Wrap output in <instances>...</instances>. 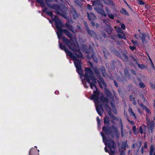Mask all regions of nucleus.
<instances>
[{"mask_svg":"<svg viewBox=\"0 0 155 155\" xmlns=\"http://www.w3.org/2000/svg\"><path fill=\"white\" fill-rule=\"evenodd\" d=\"M52 14H53L51 12H50L49 13V15H52Z\"/></svg>","mask_w":155,"mask_h":155,"instance_id":"obj_48","label":"nucleus"},{"mask_svg":"<svg viewBox=\"0 0 155 155\" xmlns=\"http://www.w3.org/2000/svg\"><path fill=\"white\" fill-rule=\"evenodd\" d=\"M96 97V96L95 95H94L93 96H92V97L94 99V102H95V98Z\"/></svg>","mask_w":155,"mask_h":155,"instance_id":"obj_40","label":"nucleus"},{"mask_svg":"<svg viewBox=\"0 0 155 155\" xmlns=\"http://www.w3.org/2000/svg\"><path fill=\"white\" fill-rule=\"evenodd\" d=\"M130 100H131V101H133V98H132V97H131V96H130Z\"/></svg>","mask_w":155,"mask_h":155,"instance_id":"obj_50","label":"nucleus"},{"mask_svg":"<svg viewBox=\"0 0 155 155\" xmlns=\"http://www.w3.org/2000/svg\"><path fill=\"white\" fill-rule=\"evenodd\" d=\"M105 150L106 152H107L108 151V150L106 147L105 148Z\"/></svg>","mask_w":155,"mask_h":155,"instance_id":"obj_45","label":"nucleus"},{"mask_svg":"<svg viewBox=\"0 0 155 155\" xmlns=\"http://www.w3.org/2000/svg\"><path fill=\"white\" fill-rule=\"evenodd\" d=\"M145 108L146 109L147 112L149 114L150 113V110H149V109H148V108H147L146 107H145Z\"/></svg>","mask_w":155,"mask_h":155,"instance_id":"obj_32","label":"nucleus"},{"mask_svg":"<svg viewBox=\"0 0 155 155\" xmlns=\"http://www.w3.org/2000/svg\"><path fill=\"white\" fill-rule=\"evenodd\" d=\"M141 153L142 154L143 153H144L143 147H142V148H141Z\"/></svg>","mask_w":155,"mask_h":155,"instance_id":"obj_41","label":"nucleus"},{"mask_svg":"<svg viewBox=\"0 0 155 155\" xmlns=\"http://www.w3.org/2000/svg\"><path fill=\"white\" fill-rule=\"evenodd\" d=\"M106 12H107V14H109L108 13L109 12V10L108 9V8H106Z\"/></svg>","mask_w":155,"mask_h":155,"instance_id":"obj_42","label":"nucleus"},{"mask_svg":"<svg viewBox=\"0 0 155 155\" xmlns=\"http://www.w3.org/2000/svg\"><path fill=\"white\" fill-rule=\"evenodd\" d=\"M94 71L95 72V73L96 74L97 76L98 77H99L100 76V75L99 74V71L97 68H95L94 69Z\"/></svg>","mask_w":155,"mask_h":155,"instance_id":"obj_18","label":"nucleus"},{"mask_svg":"<svg viewBox=\"0 0 155 155\" xmlns=\"http://www.w3.org/2000/svg\"><path fill=\"white\" fill-rule=\"evenodd\" d=\"M115 134L116 136V137L117 138H118V133L117 132H116L115 133Z\"/></svg>","mask_w":155,"mask_h":155,"instance_id":"obj_38","label":"nucleus"},{"mask_svg":"<svg viewBox=\"0 0 155 155\" xmlns=\"http://www.w3.org/2000/svg\"><path fill=\"white\" fill-rule=\"evenodd\" d=\"M91 23H92V24L93 25H94V23H93V22H91Z\"/></svg>","mask_w":155,"mask_h":155,"instance_id":"obj_54","label":"nucleus"},{"mask_svg":"<svg viewBox=\"0 0 155 155\" xmlns=\"http://www.w3.org/2000/svg\"><path fill=\"white\" fill-rule=\"evenodd\" d=\"M130 48L132 51H134V49H136V48L134 46H130Z\"/></svg>","mask_w":155,"mask_h":155,"instance_id":"obj_30","label":"nucleus"},{"mask_svg":"<svg viewBox=\"0 0 155 155\" xmlns=\"http://www.w3.org/2000/svg\"><path fill=\"white\" fill-rule=\"evenodd\" d=\"M133 103L134 105H136V102L134 98H133Z\"/></svg>","mask_w":155,"mask_h":155,"instance_id":"obj_33","label":"nucleus"},{"mask_svg":"<svg viewBox=\"0 0 155 155\" xmlns=\"http://www.w3.org/2000/svg\"><path fill=\"white\" fill-rule=\"evenodd\" d=\"M128 111L129 112L131 113V115L133 116L135 118H136V117L135 114L133 111L132 109L130 108H129Z\"/></svg>","mask_w":155,"mask_h":155,"instance_id":"obj_13","label":"nucleus"},{"mask_svg":"<svg viewBox=\"0 0 155 155\" xmlns=\"http://www.w3.org/2000/svg\"><path fill=\"white\" fill-rule=\"evenodd\" d=\"M108 15L109 17L111 19H113L114 18V16L112 14H108Z\"/></svg>","mask_w":155,"mask_h":155,"instance_id":"obj_21","label":"nucleus"},{"mask_svg":"<svg viewBox=\"0 0 155 155\" xmlns=\"http://www.w3.org/2000/svg\"><path fill=\"white\" fill-rule=\"evenodd\" d=\"M85 77L87 81L89 83L91 88L96 90L95 84L96 81L93 77V73L92 71L89 68L85 69Z\"/></svg>","mask_w":155,"mask_h":155,"instance_id":"obj_1","label":"nucleus"},{"mask_svg":"<svg viewBox=\"0 0 155 155\" xmlns=\"http://www.w3.org/2000/svg\"><path fill=\"white\" fill-rule=\"evenodd\" d=\"M151 86H152V88H154V86H153V85H152Z\"/></svg>","mask_w":155,"mask_h":155,"instance_id":"obj_52","label":"nucleus"},{"mask_svg":"<svg viewBox=\"0 0 155 155\" xmlns=\"http://www.w3.org/2000/svg\"><path fill=\"white\" fill-rule=\"evenodd\" d=\"M139 131H140V132L141 134H143V130L142 128V127H140V130H139Z\"/></svg>","mask_w":155,"mask_h":155,"instance_id":"obj_29","label":"nucleus"},{"mask_svg":"<svg viewBox=\"0 0 155 155\" xmlns=\"http://www.w3.org/2000/svg\"><path fill=\"white\" fill-rule=\"evenodd\" d=\"M37 2L41 3L42 5L43 6L44 4L43 3V0H37Z\"/></svg>","mask_w":155,"mask_h":155,"instance_id":"obj_24","label":"nucleus"},{"mask_svg":"<svg viewBox=\"0 0 155 155\" xmlns=\"http://www.w3.org/2000/svg\"><path fill=\"white\" fill-rule=\"evenodd\" d=\"M138 103L139 104V101H138Z\"/></svg>","mask_w":155,"mask_h":155,"instance_id":"obj_58","label":"nucleus"},{"mask_svg":"<svg viewBox=\"0 0 155 155\" xmlns=\"http://www.w3.org/2000/svg\"><path fill=\"white\" fill-rule=\"evenodd\" d=\"M64 33L66 34V35L69 37H71L72 36L70 34V33L67 31L66 30H64Z\"/></svg>","mask_w":155,"mask_h":155,"instance_id":"obj_16","label":"nucleus"},{"mask_svg":"<svg viewBox=\"0 0 155 155\" xmlns=\"http://www.w3.org/2000/svg\"><path fill=\"white\" fill-rule=\"evenodd\" d=\"M103 68V69L102 70H101V72L103 74V75L104 76H105V75H106V74L105 73V69L104 68Z\"/></svg>","mask_w":155,"mask_h":155,"instance_id":"obj_23","label":"nucleus"},{"mask_svg":"<svg viewBox=\"0 0 155 155\" xmlns=\"http://www.w3.org/2000/svg\"><path fill=\"white\" fill-rule=\"evenodd\" d=\"M142 40L143 44L146 43V42L145 41V37L144 36H143L142 37Z\"/></svg>","mask_w":155,"mask_h":155,"instance_id":"obj_26","label":"nucleus"},{"mask_svg":"<svg viewBox=\"0 0 155 155\" xmlns=\"http://www.w3.org/2000/svg\"><path fill=\"white\" fill-rule=\"evenodd\" d=\"M109 30H110V31H111V28H110V27H109Z\"/></svg>","mask_w":155,"mask_h":155,"instance_id":"obj_51","label":"nucleus"},{"mask_svg":"<svg viewBox=\"0 0 155 155\" xmlns=\"http://www.w3.org/2000/svg\"><path fill=\"white\" fill-rule=\"evenodd\" d=\"M74 62L78 73L80 74H82V72L81 68L80 61L75 59L74 61Z\"/></svg>","mask_w":155,"mask_h":155,"instance_id":"obj_5","label":"nucleus"},{"mask_svg":"<svg viewBox=\"0 0 155 155\" xmlns=\"http://www.w3.org/2000/svg\"><path fill=\"white\" fill-rule=\"evenodd\" d=\"M115 28H116V31L120 33H122V31L121 29L118 27H115Z\"/></svg>","mask_w":155,"mask_h":155,"instance_id":"obj_17","label":"nucleus"},{"mask_svg":"<svg viewBox=\"0 0 155 155\" xmlns=\"http://www.w3.org/2000/svg\"><path fill=\"white\" fill-rule=\"evenodd\" d=\"M129 123L132 124H134V122L133 121L128 120Z\"/></svg>","mask_w":155,"mask_h":155,"instance_id":"obj_43","label":"nucleus"},{"mask_svg":"<svg viewBox=\"0 0 155 155\" xmlns=\"http://www.w3.org/2000/svg\"><path fill=\"white\" fill-rule=\"evenodd\" d=\"M141 143L140 142L139 143L138 145V146H137V144H134L133 145V147H137V148L139 150L140 147L141 145Z\"/></svg>","mask_w":155,"mask_h":155,"instance_id":"obj_11","label":"nucleus"},{"mask_svg":"<svg viewBox=\"0 0 155 155\" xmlns=\"http://www.w3.org/2000/svg\"><path fill=\"white\" fill-rule=\"evenodd\" d=\"M121 28L124 30L125 29V26L124 24H121Z\"/></svg>","mask_w":155,"mask_h":155,"instance_id":"obj_28","label":"nucleus"},{"mask_svg":"<svg viewBox=\"0 0 155 155\" xmlns=\"http://www.w3.org/2000/svg\"><path fill=\"white\" fill-rule=\"evenodd\" d=\"M59 45H60V47L62 49H64V51H65V52L67 53L68 54V55L71 57H72V54L71 53V52H70L69 51H68V50H66V49L64 47L62 46V45L60 44H59Z\"/></svg>","mask_w":155,"mask_h":155,"instance_id":"obj_8","label":"nucleus"},{"mask_svg":"<svg viewBox=\"0 0 155 155\" xmlns=\"http://www.w3.org/2000/svg\"><path fill=\"white\" fill-rule=\"evenodd\" d=\"M140 105L143 109H144L146 107L145 106L143 105L142 104H140Z\"/></svg>","mask_w":155,"mask_h":155,"instance_id":"obj_35","label":"nucleus"},{"mask_svg":"<svg viewBox=\"0 0 155 155\" xmlns=\"http://www.w3.org/2000/svg\"><path fill=\"white\" fill-rule=\"evenodd\" d=\"M104 22L105 23H106V22H106V21H104Z\"/></svg>","mask_w":155,"mask_h":155,"instance_id":"obj_55","label":"nucleus"},{"mask_svg":"<svg viewBox=\"0 0 155 155\" xmlns=\"http://www.w3.org/2000/svg\"><path fill=\"white\" fill-rule=\"evenodd\" d=\"M109 121V118L108 116H106L104 118V122L105 123L107 124Z\"/></svg>","mask_w":155,"mask_h":155,"instance_id":"obj_15","label":"nucleus"},{"mask_svg":"<svg viewBox=\"0 0 155 155\" xmlns=\"http://www.w3.org/2000/svg\"><path fill=\"white\" fill-rule=\"evenodd\" d=\"M132 42L134 45H136L137 44V42L135 41L132 40Z\"/></svg>","mask_w":155,"mask_h":155,"instance_id":"obj_31","label":"nucleus"},{"mask_svg":"<svg viewBox=\"0 0 155 155\" xmlns=\"http://www.w3.org/2000/svg\"><path fill=\"white\" fill-rule=\"evenodd\" d=\"M98 12L100 13L102 15L105 17L106 16V14L103 9H101L98 11Z\"/></svg>","mask_w":155,"mask_h":155,"instance_id":"obj_10","label":"nucleus"},{"mask_svg":"<svg viewBox=\"0 0 155 155\" xmlns=\"http://www.w3.org/2000/svg\"><path fill=\"white\" fill-rule=\"evenodd\" d=\"M151 66L152 67V68H154V65L153 64L152 61H151Z\"/></svg>","mask_w":155,"mask_h":155,"instance_id":"obj_39","label":"nucleus"},{"mask_svg":"<svg viewBox=\"0 0 155 155\" xmlns=\"http://www.w3.org/2000/svg\"><path fill=\"white\" fill-rule=\"evenodd\" d=\"M144 147L145 149L147 148V145L146 143H145L144 144Z\"/></svg>","mask_w":155,"mask_h":155,"instance_id":"obj_37","label":"nucleus"},{"mask_svg":"<svg viewBox=\"0 0 155 155\" xmlns=\"http://www.w3.org/2000/svg\"><path fill=\"white\" fill-rule=\"evenodd\" d=\"M137 110H138L139 113H141V111L140 110V109H139V108H137Z\"/></svg>","mask_w":155,"mask_h":155,"instance_id":"obj_44","label":"nucleus"},{"mask_svg":"<svg viewBox=\"0 0 155 155\" xmlns=\"http://www.w3.org/2000/svg\"><path fill=\"white\" fill-rule=\"evenodd\" d=\"M95 56L94 54H92V57L93 58V59L94 61L96 63H97L98 62L97 60L96 59V58H95L94 57Z\"/></svg>","mask_w":155,"mask_h":155,"instance_id":"obj_22","label":"nucleus"},{"mask_svg":"<svg viewBox=\"0 0 155 155\" xmlns=\"http://www.w3.org/2000/svg\"><path fill=\"white\" fill-rule=\"evenodd\" d=\"M107 128L105 127H103V130H104L105 132L107 130Z\"/></svg>","mask_w":155,"mask_h":155,"instance_id":"obj_36","label":"nucleus"},{"mask_svg":"<svg viewBox=\"0 0 155 155\" xmlns=\"http://www.w3.org/2000/svg\"><path fill=\"white\" fill-rule=\"evenodd\" d=\"M105 144L110 149V154H114L115 152L114 151L112 150V149H115L116 147V145L114 141L112 140L109 139L107 140Z\"/></svg>","mask_w":155,"mask_h":155,"instance_id":"obj_3","label":"nucleus"},{"mask_svg":"<svg viewBox=\"0 0 155 155\" xmlns=\"http://www.w3.org/2000/svg\"><path fill=\"white\" fill-rule=\"evenodd\" d=\"M97 120L98 123H99L100 122V120L98 117L97 118Z\"/></svg>","mask_w":155,"mask_h":155,"instance_id":"obj_46","label":"nucleus"},{"mask_svg":"<svg viewBox=\"0 0 155 155\" xmlns=\"http://www.w3.org/2000/svg\"><path fill=\"white\" fill-rule=\"evenodd\" d=\"M139 86L141 88H143L144 87H145V85L144 84L142 83H140L139 84Z\"/></svg>","mask_w":155,"mask_h":155,"instance_id":"obj_27","label":"nucleus"},{"mask_svg":"<svg viewBox=\"0 0 155 155\" xmlns=\"http://www.w3.org/2000/svg\"><path fill=\"white\" fill-rule=\"evenodd\" d=\"M146 123L148 127L152 130L154 127V122L152 120H150V118L147 115Z\"/></svg>","mask_w":155,"mask_h":155,"instance_id":"obj_4","label":"nucleus"},{"mask_svg":"<svg viewBox=\"0 0 155 155\" xmlns=\"http://www.w3.org/2000/svg\"><path fill=\"white\" fill-rule=\"evenodd\" d=\"M152 141V139L151 140V142Z\"/></svg>","mask_w":155,"mask_h":155,"instance_id":"obj_60","label":"nucleus"},{"mask_svg":"<svg viewBox=\"0 0 155 155\" xmlns=\"http://www.w3.org/2000/svg\"><path fill=\"white\" fill-rule=\"evenodd\" d=\"M121 134H122V136H123V135L122 133Z\"/></svg>","mask_w":155,"mask_h":155,"instance_id":"obj_59","label":"nucleus"},{"mask_svg":"<svg viewBox=\"0 0 155 155\" xmlns=\"http://www.w3.org/2000/svg\"><path fill=\"white\" fill-rule=\"evenodd\" d=\"M88 16L90 20H95L96 18L95 15L92 13H91L90 14L88 13Z\"/></svg>","mask_w":155,"mask_h":155,"instance_id":"obj_9","label":"nucleus"},{"mask_svg":"<svg viewBox=\"0 0 155 155\" xmlns=\"http://www.w3.org/2000/svg\"><path fill=\"white\" fill-rule=\"evenodd\" d=\"M114 83L115 85H116V86L117 87V83L115 81H114Z\"/></svg>","mask_w":155,"mask_h":155,"instance_id":"obj_47","label":"nucleus"},{"mask_svg":"<svg viewBox=\"0 0 155 155\" xmlns=\"http://www.w3.org/2000/svg\"><path fill=\"white\" fill-rule=\"evenodd\" d=\"M132 130L134 131V134H137L138 132V131L136 130V128L135 126L133 127H132Z\"/></svg>","mask_w":155,"mask_h":155,"instance_id":"obj_19","label":"nucleus"},{"mask_svg":"<svg viewBox=\"0 0 155 155\" xmlns=\"http://www.w3.org/2000/svg\"><path fill=\"white\" fill-rule=\"evenodd\" d=\"M102 83L104 85H105V84L104 82H102Z\"/></svg>","mask_w":155,"mask_h":155,"instance_id":"obj_53","label":"nucleus"},{"mask_svg":"<svg viewBox=\"0 0 155 155\" xmlns=\"http://www.w3.org/2000/svg\"><path fill=\"white\" fill-rule=\"evenodd\" d=\"M120 155H124V153L123 152H121V153Z\"/></svg>","mask_w":155,"mask_h":155,"instance_id":"obj_49","label":"nucleus"},{"mask_svg":"<svg viewBox=\"0 0 155 155\" xmlns=\"http://www.w3.org/2000/svg\"><path fill=\"white\" fill-rule=\"evenodd\" d=\"M118 37L120 38L123 39L125 38V36L123 35H122L121 34H118Z\"/></svg>","mask_w":155,"mask_h":155,"instance_id":"obj_20","label":"nucleus"},{"mask_svg":"<svg viewBox=\"0 0 155 155\" xmlns=\"http://www.w3.org/2000/svg\"><path fill=\"white\" fill-rule=\"evenodd\" d=\"M73 39L74 40L71 39L70 41L66 38H64V41L66 42L69 47L72 50L75 51L77 47L76 43L74 42V40L76 42V40L75 38H74Z\"/></svg>","mask_w":155,"mask_h":155,"instance_id":"obj_2","label":"nucleus"},{"mask_svg":"<svg viewBox=\"0 0 155 155\" xmlns=\"http://www.w3.org/2000/svg\"><path fill=\"white\" fill-rule=\"evenodd\" d=\"M150 155H155V149L153 145H151L150 151Z\"/></svg>","mask_w":155,"mask_h":155,"instance_id":"obj_6","label":"nucleus"},{"mask_svg":"<svg viewBox=\"0 0 155 155\" xmlns=\"http://www.w3.org/2000/svg\"><path fill=\"white\" fill-rule=\"evenodd\" d=\"M61 24L60 22H57L56 23V27L58 29H60L61 27Z\"/></svg>","mask_w":155,"mask_h":155,"instance_id":"obj_14","label":"nucleus"},{"mask_svg":"<svg viewBox=\"0 0 155 155\" xmlns=\"http://www.w3.org/2000/svg\"><path fill=\"white\" fill-rule=\"evenodd\" d=\"M117 22H119V21H117Z\"/></svg>","mask_w":155,"mask_h":155,"instance_id":"obj_57","label":"nucleus"},{"mask_svg":"<svg viewBox=\"0 0 155 155\" xmlns=\"http://www.w3.org/2000/svg\"><path fill=\"white\" fill-rule=\"evenodd\" d=\"M120 12L122 14H123L126 15H128V14L127 12V11L124 9H122L120 10Z\"/></svg>","mask_w":155,"mask_h":155,"instance_id":"obj_12","label":"nucleus"},{"mask_svg":"<svg viewBox=\"0 0 155 155\" xmlns=\"http://www.w3.org/2000/svg\"><path fill=\"white\" fill-rule=\"evenodd\" d=\"M130 151H129L128 152L129 153H130Z\"/></svg>","mask_w":155,"mask_h":155,"instance_id":"obj_56","label":"nucleus"},{"mask_svg":"<svg viewBox=\"0 0 155 155\" xmlns=\"http://www.w3.org/2000/svg\"><path fill=\"white\" fill-rule=\"evenodd\" d=\"M93 4L94 6H99L100 7H102V5L101 3L98 0L94 1L93 2Z\"/></svg>","mask_w":155,"mask_h":155,"instance_id":"obj_7","label":"nucleus"},{"mask_svg":"<svg viewBox=\"0 0 155 155\" xmlns=\"http://www.w3.org/2000/svg\"><path fill=\"white\" fill-rule=\"evenodd\" d=\"M138 2L140 5H143L144 4V3L142 0L138 1Z\"/></svg>","mask_w":155,"mask_h":155,"instance_id":"obj_25","label":"nucleus"},{"mask_svg":"<svg viewBox=\"0 0 155 155\" xmlns=\"http://www.w3.org/2000/svg\"><path fill=\"white\" fill-rule=\"evenodd\" d=\"M87 8L89 9L90 10L92 8V6L89 5H87Z\"/></svg>","mask_w":155,"mask_h":155,"instance_id":"obj_34","label":"nucleus"}]
</instances>
